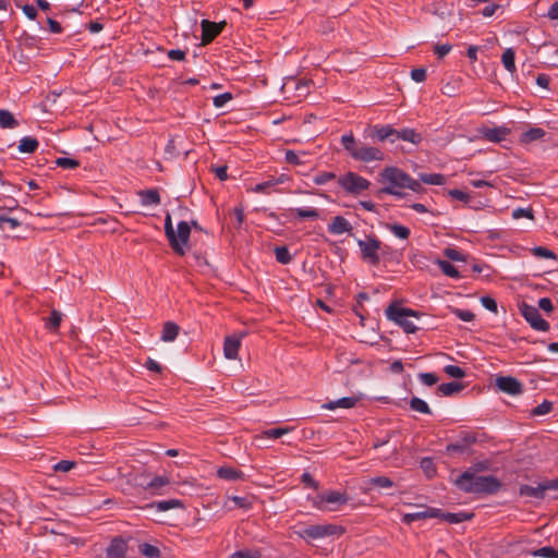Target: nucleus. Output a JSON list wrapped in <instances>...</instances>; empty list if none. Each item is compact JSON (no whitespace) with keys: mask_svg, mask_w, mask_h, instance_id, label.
Segmentation results:
<instances>
[{"mask_svg":"<svg viewBox=\"0 0 558 558\" xmlns=\"http://www.w3.org/2000/svg\"><path fill=\"white\" fill-rule=\"evenodd\" d=\"M453 483L461 492L474 495H495L502 487V483L493 475H474L471 472H462Z\"/></svg>","mask_w":558,"mask_h":558,"instance_id":"f257e3e1","label":"nucleus"},{"mask_svg":"<svg viewBox=\"0 0 558 558\" xmlns=\"http://www.w3.org/2000/svg\"><path fill=\"white\" fill-rule=\"evenodd\" d=\"M380 177L384 182H388L390 185L385 186L379 191V194H389L398 197H402L403 193L396 190L399 189H410L413 192L421 193L424 191L420 181L414 180L408 173L402 171L397 167H387L380 173Z\"/></svg>","mask_w":558,"mask_h":558,"instance_id":"f03ea898","label":"nucleus"},{"mask_svg":"<svg viewBox=\"0 0 558 558\" xmlns=\"http://www.w3.org/2000/svg\"><path fill=\"white\" fill-rule=\"evenodd\" d=\"M341 144L350 156L359 161L371 162L384 160L385 158L384 153L379 148L359 143L352 133L342 135Z\"/></svg>","mask_w":558,"mask_h":558,"instance_id":"7ed1b4c3","label":"nucleus"},{"mask_svg":"<svg viewBox=\"0 0 558 558\" xmlns=\"http://www.w3.org/2000/svg\"><path fill=\"white\" fill-rule=\"evenodd\" d=\"M296 535L304 539L306 543H311L315 539H322L331 536H341L345 533V529L342 525L326 523V524H313L295 532Z\"/></svg>","mask_w":558,"mask_h":558,"instance_id":"20e7f679","label":"nucleus"},{"mask_svg":"<svg viewBox=\"0 0 558 558\" xmlns=\"http://www.w3.org/2000/svg\"><path fill=\"white\" fill-rule=\"evenodd\" d=\"M386 316L388 319L401 326L407 333H414L417 330L416 326L409 320V317H417L418 314L411 308L399 307L395 304H390L386 310Z\"/></svg>","mask_w":558,"mask_h":558,"instance_id":"39448f33","label":"nucleus"},{"mask_svg":"<svg viewBox=\"0 0 558 558\" xmlns=\"http://www.w3.org/2000/svg\"><path fill=\"white\" fill-rule=\"evenodd\" d=\"M357 245L361 250L362 259L373 266H377L380 262L378 251L381 242L374 235H368L366 240H359Z\"/></svg>","mask_w":558,"mask_h":558,"instance_id":"423d86ee","label":"nucleus"},{"mask_svg":"<svg viewBox=\"0 0 558 558\" xmlns=\"http://www.w3.org/2000/svg\"><path fill=\"white\" fill-rule=\"evenodd\" d=\"M338 184L350 194H359L362 191L367 190L371 182L367 179L350 171L339 178Z\"/></svg>","mask_w":558,"mask_h":558,"instance_id":"0eeeda50","label":"nucleus"},{"mask_svg":"<svg viewBox=\"0 0 558 558\" xmlns=\"http://www.w3.org/2000/svg\"><path fill=\"white\" fill-rule=\"evenodd\" d=\"M519 310L521 315L525 318V320L531 325L533 329L538 331L549 330L548 322L542 318L537 307L530 305L525 302H522L519 305Z\"/></svg>","mask_w":558,"mask_h":558,"instance_id":"6e6552de","label":"nucleus"},{"mask_svg":"<svg viewBox=\"0 0 558 558\" xmlns=\"http://www.w3.org/2000/svg\"><path fill=\"white\" fill-rule=\"evenodd\" d=\"M549 490H558V478L541 482L537 484V486L526 484L521 485L519 493L521 496L544 499L546 493Z\"/></svg>","mask_w":558,"mask_h":558,"instance_id":"1a4fd4ad","label":"nucleus"},{"mask_svg":"<svg viewBox=\"0 0 558 558\" xmlns=\"http://www.w3.org/2000/svg\"><path fill=\"white\" fill-rule=\"evenodd\" d=\"M227 22L222 21L219 23L203 20L201 22L202 27V45L206 46L210 44L226 27Z\"/></svg>","mask_w":558,"mask_h":558,"instance_id":"9d476101","label":"nucleus"},{"mask_svg":"<svg viewBox=\"0 0 558 558\" xmlns=\"http://www.w3.org/2000/svg\"><path fill=\"white\" fill-rule=\"evenodd\" d=\"M495 383L499 390L511 396H518L523 391V385L512 376H498Z\"/></svg>","mask_w":558,"mask_h":558,"instance_id":"9b49d317","label":"nucleus"},{"mask_svg":"<svg viewBox=\"0 0 558 558\" xmlns=\"http://www.w3.org/2000/svg\"><path fill=\"white\" fill-rule=\"evenodd\" d=\"M348 501L345 494L337 490H330L326 494L319 495L318 500L314 501V506L319 510L326 509L325 504L344 505Z\"/></svg>","mask_w":558,"mask_h":558,"instance_id":"f8f14e48","label":"nucleus"},{"mask_svg":"<svg viewBox=\"0 0 558 558\" xmlns=\"http://www.w3.org/2000/svg\"><path fill=\"white\" fill-rule=\"evenodd\" d=\"M165 234L169 241L171 248L180 256L185 254V250L180 245L179 240L177 238V233L173 229L171 215L167 213L165 217Z\"/></svg>","mask_w":558,"mask_h":558,"instance_id":"ddd939ff","label":"nucleus"},{"mask_svg":"<svg viewBox=\"0 0 558 558\" xmlns=\"http://www.w3.org/2000/svg\"><path fill=\"white\" fill-rule=\"evenodd\" d=\"M126 543L125 541L117 536L112 538L109 546L106 549V557L107 558H125L126 557Z\"/></svg>","mask_w":558,"mask_h":558,"instance_id":"4468645a","label":"nucleus"},{"mask_svg":"<svg viewBox=\"0 0 558 558\" xmlns=\"http://www.w3.org/2000/svg\"><path fill=\"white\" fill-rule=\"evenodd\" d=\"M328 231L331 234H342L345 232L352 231L351 223L342 216H336L332 218L331 222L328 225Z\"/></svg>","mask_w":558,"mask_h":558,"instance_id":"2eb2a0df","label":"nucleus"},{"mask_svg":"<svg viewBox=\"0 0 558 558\" xmlns=\"http://www.w3.org/2000/svg\"><path fill=\"white\" fill-rule=\"evenodd\" d=\"M241 340L234 336H228L223 342V354L228 360H234L238 356Z\"/></svg>","mask_w":558,"mask_h":558,"instance_id":"dca6fc26","label":"nucleus"},{"mask_svg":"<svg viewBox=\"0 0 558 558\" xmlns=\"http://www.w3.org/2000/svg\"><path fill=\"white\" fill-rule=\"evenodd\" d=\"M396 140H402L404 142H410L417 145L422 142V135L414 129L405 128L400 131L397 130V133H395V138H391V142H395Z\"/></svg>","mask_w":558,"mask_h":558,"instance_id":"f3484780","label":"nucleus"},{"mask_svg":"<svg viewBox=\"0 0 558 558\" xmlns=\"http://www.w3.org/2000/svg\"><path fill=\"white\" fill-rule=\"evenodd\" d=\"M138 195L144 206L159 205L161 201L157 189L142 190L138 192Z\"/></svg>","mask_w":558,"mask_h":558,"instance_id":"a211bd4d","label":"nucleus"},{"mask_svg":"<svg viewBox=\"0 0 558 558\" xmlns=\"http://www.w3.org/2000/svg\"><path fill=\"white\" fill-rule=\"evenodd\" d=\"M357 400L359 399L356 397H343L336 401H329L323 404V408L328 410H335L337 408L351 409L355 407Z\"/></svg>","mask_w":558,"mask_h":558,"instance_id":"6ab92c4d","label":"nucleus"},{"mask_svg":"<svg viewBox=\"0 0 558 558\" xmlns=\"http://www.w3.org/2000/svg\"><path fill=\"white\" fill-rule=\"evenodd\" d=\"M395 133H397V130L391 125H376L373 128L372 136H376L380 142H384L386 140L391 141V138H395Z\"/></svg>","mask_w":558,"mask_h":558,"instance_id":"aec40b11","label":"nucleus"},{"mask_svg":"<svg viewBox=\"0 0 558 558\" xmlns=\"http://www.w3.org/2000/svg\"><path fill=\"white\" fill-rule=\"evenodd\" d=\"M180 331V327L178 324L173 322H167L163 324L161 331V340L165 342L173 341Z\"/></svg>","mask_w":558,"mask_h":558,"instance_id":"412c9836","label":"nucleus"},{"mask_svg":"<svg viewBox=\"0 0 558 558\" xmlns=\"http://www.w3.org/2000/svg\"><path fill=\"white\" fill-rule=\"evenodd\" d=\"M217 475L219 478L227 481H236L242 480L244 474L242 471L230 468V466H221L217 470Z\"/></svg>","mask_w":558,"mask_h":558,"instance_id":"4be33fe9","label":"nucleus"},{"mask_svg":"<svg viewBox=\"0 0 558 558\" xmlns=\"http://www.w3.org/2000/svg\"><path fill=\"white\" fill-rule=\"evenodd\" d=\"M509 132L510 131L507 128H493V129H487L484 132V136L486 140H488L490 142L499 143L507 137Z\"/></svg>","mask_w":558,"mask_h":558,"instance_id":"5701e85b","label":"nucleus"},{"mask_svg":"<svg viewBox=\"0 0 558 558\" xmlns=\"http://www.w3.org/2000/svg\"><path fill=\"white\" fill-rule=\"evenodd\" d=\"M464 388V385L458 381H451L441 384L437 387V392L441 396L449 397L460 392Z\"/></svg>","mask_w":558,"mask_h":558,"instance_id":"b1692460","label":"nucleus"},{"mask_svg":"<svg viewBox=\"0 0 558 558\" xmlns=\"http://www.w3.org/2000/svg\"><path fill=\"white\" fill-rule=\"evenodd\" d=\"M368 489H372L374 487L383 488V489H389L393 487V482L387 477V476H375L371 477L366 482Z\"/></svg>","mask_w":558,"mask_h":558,"instance_id":"393cba45","label":"nucleus"},{"mask_svg":"<svg viewBox=\"0 0 558 558\" xmlns=\"http://www.w3.org/2000/svg\"><path fill=\"white\" fill-rule=\"evenodd\" d=\"M417 181L425 184L442 185L446 183V177L441 173H420Z\"/></svg>","mask_w":558,"mask_h":558,"instance_id":"a878e982","label":"nucleus"},{"mask_svg":"<svg viewBox=\"0 0 558 558\" xmlns=\"http://www.w3.org/2000/svg\"><path fill=\"white\" fill-rule=\"evenodd\" d=\"M175 233H177V238L179 240L180 245H182V247L184 248V245L187 244V242L190 240V235H191L190 223L186 221H180L178 223V231Z\"/></svg>","mask_w":558,"mask_h":558,"instance_id":"bb28decb","label":"nucleus"},{"mask_svg":"<svg viewBox=\"0 0 558 558\" xmlns=\"http://www.w3.org/2000/svg\"><path fill=\"white\" fill-rule=\"evenodd\" d=\"M474 517L473 512H447L446 515H444V521L450 523V524H458L464 521H469Z\"/></svg>","mask_w":558,"mask_h":558,"instance_id":"cd10ccee","label":"nucleus"},{"mask_svg":"<svg viewBox=\"0 0 558 558\" xmlns=\"http://www.w3.org/2000/svg\"><path fill=\"white\" fill-rule=\"evenodd\" d=\"M151 508H156L158 511H168L170 509L174 508H183V501L180 499H169V500H161L157 502H153L150 505Z\"/></svg>","mask_w":558,"mask_h":558,"instance_id":"c85d7f7f","label":"nucleus"},{"mask_svg":"<svg viewBox=\"0 0 558 558\" xmlns=\"http://www.w3.org/2000/svg\"><path fill=\"white\" fill-rule=\"evenodd\" d=\"M38 141L35 137L26 136L23 137L19 143V150L21 153L32 154L38 148Z\"/></svg>","mask_w":558,"mask_h":558,"instance_id":"c756f323","label":"nucleus"},{"mask_svg":"<svg viewBox=\"0 0 558 558\" xmlns=\"http://www.w3.org/2000/svg\"><path fill=\"white\" fill-rule=\"evenodd\" d=\"M386 229H388L395 236L401 240L409 239L411 234V231L408 227L399 223H386Z\"/></svg>","mask_w":558,"mask_h":558,"instance_id":"7c9ffc66","label":"nucleus"},{"mask_svg":"<svg viewBox=\"0 0 558 558\" xmlns=\"http://www.w3.org/2000/svg\"><path fill=\"white\" fill-rule=\"evenodd\" d=\"M546 132L542 128H531L521 135V142L531 143L544 137Z\"/></svg>","mask_w":558,"mask_h":558,"instance_id":"2f4dec72","label":"nucleus"},{"mask_svg":"<svg viewBox=\"0 0 558 558\" xmlns=\"http://www.w3.org/2000/svg\"><path fill=\"white\" fill-rule=\"evenodd\" d=\"M514 59H515V53L512 48L506 49L501 56L502 64H504L505 69L507 71H509L510 73H513L515 71Z\"/></svg>","mask_w":558,"mask_h":558,"instance_id":"473e14b6","label":"nucleus"},{"mask_svg":"<svg viewBox=\"0 0 558 558\" xmlns=\"http://www.w3.org/2000/svg\"><path fill=\"white\" fill-rule=\"evenodd\" d=\"M148 484H149V486H148L147 490H149L151 493H157L160 488L169 485L170 480L166 475H158V476H154L153 478H149Z\"/></svg>","mask_w":558,"mask_h":558,"instance_id":"72a5a7b5","label":"nucleus"},{"mask_svg":"<svg viewBox=\"0 0 558 558\" xmlns=\"http://www.w3.org/2000/svg\"><path fill=\"white\" fill-rule=\"evenodd\" d=\"M293 429V427H277V428H270L266 429L262 433V435L256 436L255 438H271L277 439L288 433H290Z\"/></svg>","mask_w":558,"mask_h":558,"instance_id":"f704fd0d","label":"nucleus"},{"mask_svg":"<svg viewBox=\"0 0 558 558\" xmlns=\"http://www.w3.org/2000/svg\"><path fill=\"white\" fill-rule=\"evenodd\" d=\"M17 124V121L9 110L0 109V126L2 129H13Z\"/></svg>","mask_w":558,"mask_h":558,"instance_id":"c9c22d12","label":"nucleus"},{"mask_svg":"<svg viewBox=\"0 0 558 558\" xmlns=\"http://www.w3.org/2000/svg\"><path fill=\"white\" fill-rule=\"evenodd\" d=\"M138 551L146 558H160L161 555L158 547L148 543L140 544Z\"/></svg>","mask_w":558,"mask_h":558,"instance_id":"e433bc0d","label":"nucleus"},{"mask_svg":"<svg viewBox=\"0 0 558 558\" xmlns=\"http://www.w3.org/2000/svg\"><path fill=\"white\" fill-rule=\"evenodd\" d=\"M410 408H411V410H413L415 412L423 413V414H430L432 413V410L428 407V404L424 400L418 398V397H413L410 400Z\"/></svg>","mask_w":558,"mask_h":558,"instance_id":"4c0bfd02","label":"nucleus"},{"mask_svg":"<svg viewBox=\"0 0 558 558\" xmlns=\"http://www.w3.org/2000/svg\"><path fill=\"white\" fill-rule=\"evenodd\" d=\"M131 478H130V483H132L134 486L136 487H141L145 490H147L149 484V477L146 473H134V474H131L130 475Z\"/></svg>","mask_w":558,"mask_h":558,"instance_id":"58836bf2","label":"nucleus"},{"mask_svg":"<svg viewBox=\"0 0 558 558\" xmlns=\"http://www.w3.org/2000/svg\"><path fill=\"white\" fill-rule=\"evenodd\" d=\"M437 265L439 266V268L446 276H448L450 278H460V274H459L458 269L451 263H449L447 260L438 259Z\"/></svg>","mask_w":558,"mask_h":558,"instance_id":"ea45409f","label":"nucleus"},{"mask_svg":"<svg viewBox=\"0 0 558 558\" xmlns=\"http://www.w3.org/2000/svg\"><path fill=\"white\" fill-rule=\"evenodd\" d=\"M61 320H62V314L57 310H52L50 313V316L47 318L45 326L49 330L54 331L59 328Z\"/></svg>","mask_w":558,"mask_h":558,"instance_id":"a19ab883","label":"nucleus"},{"mask_svg":"<svg viewBox=\"0 0 558 558\" xmlns=\"http://www.w3.org/2000/svg\"><path fill=\"white\" fill-rule=\"evenodd\" d=\"M275 255L278 263L287 265L292 260V256L287 246H276Z\"/></svg>","mask_w":558,"mask_h":558,"instance_id":"79ce46f5","label":"nucleus"},{"mask_svg":"<svg viewBox=\"0 0 558 558\" xmlns=\"http://www.w3.org/2000/svg\"><path fill=\"white\" fill-rule=\"evenodd\" d=\"M492 466V462L488 459L477 461L468 468L464 472H471L474 475H478L481 472L488 471Z\"/></svg>","mask_w":558,"mask_h":558,"instance_id":"37998d69","label":"nucleus"},{"mask_svg":"<svg viewBox=\"0 0 558 558\" xmlns=\"http://www.w3.org/2000/svg\"><path fill=\"white\" fill-rule=\"evenodd\" d=\"M230 558H262L260 549H240L234 551Z\"/></svg>","mask_w":558,"mask_h":558,"instance_id":"c03bdc74","label":"nucleus"},{"mask_svg":"<svg viewBox=\"0 0 558 558\" xmlns=\"http://www.w3.org/2000/svg\"><path fill=\"white\" fill-rule=\"evenodd\" d=\"M534 557H543V558H558V550H556L551 546H545L532 551Z\"/></svg>","mask_w":558,"mask_h":558,"instance_id":"a18cd8bd","label":"nucleus"},{"mask_svg":"<svg viewBox=\"0 0 558 558\" xmlns=\"http://www.w3.org/2000/svg\"><path fill=\"white\" fill-rule=\"evenodd\" d=\"M294 211L299 219H317L319 217V211L316 208H296Z\"/></svg>","mask_w":558,"mask_h":558,"instance_id":"49530a36","label":"nucleus"},{"mask_svg":"<svg viewBox=\"0 0 558 558\" xmlns=\"http://www.w3.org/2000/svg\"><path fill=\"white\" fill-rule=\"evenodd\" d=\"M553 402L551 401H548V400H544L541 404H538L537 407H535L531 414L533 416H541V415H545L547 413H549L551 410H553Z\"/></svg>","mask_w":558,"mask_h":558,"instance_id":"de8ad7c7","label":"nucleus"},{"mask_svg":"<svg viewBox=\"0 0 558 558\" xmlns=\"http://www.w3.org/2000/svg\"><path fill=\"white\" fill-rule=\"evenodd\" d=\"M56 165L63 169H75L80 166V161L69 157H60L56 160Z\"/></svg>","mask_w":558,"mask_h":558,"instance_id":"09e8293b","label":"nucleus"},{"mask_svg":"<svg viewBox=\"0 0 558 558\" xmlns=\"http://www.w3.org/2000/svg\"><path fill=\"white\" fill-rule=\"evenodd\" d=\"M444 372L453 378H463L465 376V371L458 365H446Z\"/></svg>","mask_w":558,"mask_h":558,"instance_id":"8fccbe9b","label":"nucleus"},{"mask_svg":"<svg viewBox=\"0 0 558 558\" xmlns=\"http://www.w3.org/2000/svg\"><path fill=\"white\" fill-rule=\"evenodd\" d=\"M532 254L536 257H541V258H553V259H556L557 258V255L550 251L549 248L547 247H544V246H536L532 250Z\"/></svg>","mask_w":558,"mask_h":558,"instance_id":"3c124183","label":"nucleus"},{"mask_svg":"<svg viewBox=\"0 0 558 558\" xmlns=\"http://www.w3.org/2000/svg\"><path fill=\"white\" fill-rule=\"evenodd\" d=\"M424 519H427V510L420 511V512H413V513H405L402 517V522L405 524H411L414 521L424 520Z\"/></svg>","mask_w":558,"mask_h":558,"instance_id":"603ef678","label":"nucleus"},{"mask_svg":"<svg viewBox=\"0 0 558 558\" xmlns=\"http://www.w3.org/2000/svg\"><path fill=\"white\" fill-rule=\"evenodd\" d=\"M444 255L453 262L465 260V256L460 251L452 248V247H446L444 250Z\"/></svg>","mask_w":558,"mask_h":558,"instance_id":"864d4df0","label":"nucleus"},{"mask_svg":"<svg viewBox=\"0 0 558 558\" xmlns=\"http://www.w3.org/2000/svg\"><path fill=\"white\" fill-rule=\"evenodd\" d=\"M418 378L421 383L426 386H434L439 380V377L434 373H421L418 374Z\"/></svg>","mask_w":558,"mask_h":558,"instance_id":"5fc2aeb1","label":"nucleus"},{"mask_svg":"<svg viewBox=\"0 0 558 558\" xmlns=\"http://www.w3.org/2000/svg\"><path fill=\"white\" fill-rule=\"evenodd\" d=\"M336 179V174L333 172H322L317 174L313 181L317 185H323L329 181H332Z\"/></svg>","mask_w":558,"mask_h":558,"instance_id":"6e6d98bb","label":"nucleus"},{"mask_svg":"<svg viewBox=\"0 0 558 558\" xmlns=\"http://www.w3.org/2000/svg\"><path fill=\"white\" fill-rule=\"evenodd\" d=\"M453 313L463 322H472L475 318V314L470 310L456 308Z\"/></svg>","mask_w":558,"mask_h":558,"instance_id":"4d7b16f0","label":"nucleus"},{"mask_svg":"<svg viewBox=\"0 0 558 558\" xmlns=\"http://www.w3.org/2000/svg\"><path fill=\"white\" fill-rule=\"evenodd\" d=\"M232 99V94L231 93H223V94H220L216 97H214V106L217 107V108H221L223 107L228 101H230Z\"/></svg>","mask_w":558,"mask_h":558,"instance_id":"13d9d810","label":"nucleus"},{"mask_svg":"<svg viewBox=\"0 0 558 558\" xmlns=\"http://www.w3.org/2000/svg\"><path fill=\"white\" fill-rule=\"evenodd\" d=\"M481 303H482V305H483L486 310H488V311H490V312H493V313H497L498 308H497V302H496V300H495V299H493V298H490V296H488V295H486V296H482V298H481Z\"/></svg>","mask_w":558,"mask_h":558,"instance_id":"bf43d9fd","label":"nucleus"},{"mask_svg":"<svg viewBox=\"0 0 558 558\" xmlns=\"http://www.w3.org/2000/svg\"><path fill=\"white\" fill-rule=\"evenodd\" d=\"M459 440L462 441V444L464 446L469 447V446L475 444L477 438H476V435L474 433L463 432V433L460 434Z\"/></svg>","mask_w":558,"mask_h":558,"instance_id":"052dcab7","label":"nucleus"},{"mask_svg":"<svg viewBox=\"0 0 558 558\" xmlns=\"http://www.w3.org/2000/svg\"><path fill=\"white\" fill-rule=\"evenodd\" d=\"M75 465V462L69 460H61L54 466L53 470L57 472H69Z\"/></svg>","mask_w":558,"mask_h":558,"instance_id":"680f3d73","label":"nucleus"},{"mask_svg":"<svg viewBox=\"0 0 558 558\" xmlns=\"http://www.w3.org/2000/svg\"><path fill=\"white\" fill-rule=\"evenodd\" d=\"M231 500L238 508L250 509L252 506L251 500L247 497L233 496Z\"/></svg>","mask_w":558,"mask_h":558,"instance_id":"e2e57ef3","label":"nucleus"},{"mask_svg":"<svg viewBox=\"0 0 558 558\" xmlns=\"http://www.w3.org/2000/svg\"><path fill=\"white\" fill-rule=\"evenodd\" d=\"M421 468L428 474V476L434 475L436 472L433 460L430 458H423L421 461Z\"/></svg>","mask_w":558,"mask_h":558,"instance_id":"0e129e2a","label":"nucleus"},{"mask_svg":"<svg viewBox=\"0 0 558 558\" xmlns=\"http://www.w3.org/2000/svg\"><path fill=\"white\" fill-rule=\"evenodd\" d=\"M512 217L514 219H520V218H523V217L529 218V219H533L534 218L533 211H532L531 208H529V209L517 208V209L513 210Z\"/></svg>","mask_w":558,"mask_h":558,"instance_id":"69168bd1","label":"nucleus"},{"mask_svg":"<svg viewBox=\"0 0 558 558\" xmlns=\"http://www.w3.org/2000/svg\"><path fill=\"white\" fill-rule=\"evenodd\" d=\"M411 77L413 81L421 83L426 80V70L424 68H416L411 71Z\"/></svg>","mask_w":558,"mask_h":558,"instance_id":"338daca9","label":"nucleus"},{"mask_svg":"<svg viewBox=\"0 0 558 558\" xmlns=\"http://www.w3.org/2000/svg\"><path fill=\"white\" fill-rule=\"evenodd\" d=\"M167 56L170 60L183 61L185 59L186 52L181 49H171L167 52Z\"/></svg>","mask_w":558,"mask_h":558,"instance_id":"774afa93","label":"nucleus"}]
</instances>
